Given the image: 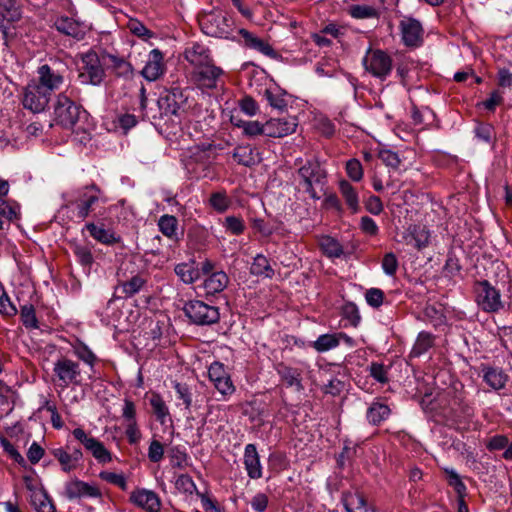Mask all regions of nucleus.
Wrapping results in <instances>:
<instances>
[{
  "label": "nucleus",
  "mask_w": 512,
  "mask_h": 512,
  "mask_svg": "<svg viewBox=\"0 0 512 512\" xmlns=\"http://www.w3.org/2000/svg\"><path fill=\"white\" fill-rule=\"evenodd\" d=\"M65 207H74L75 215L84 220L98 203H105L101 191L96 186H86L64 195Z\"/></svg>",
  "instance_id": "nucleus-1"
},
{
  "label": "nucleus",
  "mask_w": 512,
  "mask_h": 512,
  "mask_svg": "<svg viewBox=\"0 0 512 512\" xmlns=\"http://www.w3.org/2000/svg\"><path fill=\"white\" fill-rule=\"evenodd\" d=\"M86 117V111L65 93H60L54 105V118L57 124L65 129H71L78 133L77 124Z\"/></svg>",
  "instance_id": "nucleus-2"
},
{
  "label": "nucleus",
  "mask_w": 512,
  "mask_h": 512,
  "mask_svg": "<svg viewBox=\"0 0 512 512\" xmlns=\"http://www.w3.org/2000/svg\"><path fill=\"white\" fill-rule=\"evenodd\" d=\"M200 25L208 36L237 40L234 34V21L226 14L210 13L201 19Z\"/></svg>",
  "instance_id": "nucleus-3"
},
{
  "label": "nucleus",
  "mask_w": 512,
  "mask_h": 512,
  "mask_svg": "<svg viewBox=\"0 0 512 512\" xmlns=\"http://www.w3.org/2000/svg\"><path fill=\"white\" fill-rule=\"evenodd\" d=\"M326 175L317 161H307L298 170L300 188L313 199H319L316 186L322 185Z\"/></svg>",
  "instance_id": "nucleus-4"
},
{
  "label": "nucleus",
  "mask_w": 512,
  "mask_h": 512,
  "mask_svg": "<svg viewBox=\"0 0 512 512\" xmlns=\"http://www.w3.org/2000/svg\"><path fill=\"white\" fill-rule=\"evenodd\" d=\"M185 315L191 322L197 325H211L218 322L219 310L216 306L209 305L200 300H190L183 307Z\"/></svg>",
  "instance_id": "nucleus-5"
},
{
  "label": "nucleus",
  "mask_w": 512,
  "mask_h": 512,
  "mask_svg": "<svg viewBox=\"0 0 512 512\" xmlns=\"http://www.w3.org/2000/svg\"><path fill=\"white\" fill-rule=\"evenodd\" d=\"M82 66L79 78L83 84L99 85L104 78V69L98 55L89 51L81 57Z\"/></svg>",
  "instance_id": "nucleus-6"
},
{
  "label": "nucleus",
  "mask_w": 512,
  "mask_h": 512,
  "mask_svg": "<svg viewBox=\"0 0 512 512\" xmlns=\"http://www.w3.org/2000/svg\"><path fill=\"white\" fill-rule=\"evenodd\" d=\"M50 98L51 96L32 80L23 89L22 105L33 113H40L48 106Z\"/></svg>",
  "instance_id": "nucleus-7"
},
{
  "label": "nucleus",
  "mask_w": 512,
  "mask_h": 512,
  "mask_svg": "<svg viewBox=\"0 0 512 512\" xmlns=\"http://www.w3.org/2000/svg\"><path fill=\"white\" fill-rule=\"evenodd\" d=\"M363 65L368 72L380 79H385L392 70V60L382 50L369 49L363 58Z\"/></svg>",
  "instance_id": "nucleus-8"
},
{
  "label": "nucleus",
  "mask_w": 512,
  "mask_h": 512,
  "mask_svg": "<svg viewBox=\"0 0 512 512\" xmlns=\"http://www.w3.org/2000/svg\"><path fill=\"white\" fill-rule=\"evenodd\" d=\"M72 435L85 449L92 454L100 464H107L112 461V453L97 438L86 433L82 428H75Z\"/></svg>",
  "instance_id": "nucleus-9"
},
{
  "label": "nucleus",
  "mask_w": 512,
  "mask_h": 512,
  "mask_svg": "<svg viewBox=\"0 0 512 512\" xmlns=\"http://www.w3.org/2000/svg\"><path fill=\"white\" fill-rule=\"evenodd\" d=\"M53 372L58 386L67 388L80 383L81 370L79 364L68 358H60L54 363Z\"/></svg>",
  "instance_id": "nucleus-10"
},
{
  "label": "nucleus",
  "mask_w": 512,
  "mask_h": 512,
  "mask_svg": "<svg viewBox=\"0 0 512 512\" xmlns=\"http://www.w3.org/2000/svg\"><path fill=\"white\" fill-rule=\"evenodd\" d=\"M477 304L486 312H496L502 308L499 291L488 281L479 282L475 288Z\"/></svg>",
  "instance_id": "nucleus-11"
},
{
  "label": "nucleus",
  "mask_w": 512,
  "mask_h": 512,
  "mask_svg": "<svg viewBox=\"0 0 512 512\" xmlns=\"http://www.w3.org/2000/svg\"><path fill=\"white\" fill-rule=\"evenodd\" d=\"M129 502L145 512H160L162 507L159 495L143 487H137L130 493Z\"/></svg>",
  "instance_id": "nucleus-12"
},
{
  "label": "nucleus",
  "mask_w": 512,
  "mask_h": 512,
  "mask_svg": "<svg viewBox=\"0 0 512 512\" xmlns=\"http://www.w3.org/2000/svg\"><path fill=\"white\" fill-rule=\"evenodd\" d=\"M208 377L223 397L226 398L235 392L231 377L222 363L213 362L208 368Z\"/></svg>",
  "instance_id": "nucleus-13"
},
{
  "label": "nucleus",
  "mask_w": 512,
  "mask_h": 512,
  "mask_svg": "<svg viewBox=\"0 0 512 512\" xmlns=\"http://www.w3.org/2000/svg\"><path fill=\"white\" fill-rule=\"evenodd\" d=\"M221 68L214 65L213 60L208 64L191 72V80L199 88L213 89L216 88L218 79L222 75Z\"/></svg>",
  "instance_id": "nucleus-14"
},
{
  "label": "nucleus",
  "mask_w": 512,
  "mask_h": 512,
  "mask_svg": "<svg viewBox=\"0 0 512 512\" xmlns=\"http://www.w3.org/2000/svg\"><path fill=\"white\" fill-rule=\"evenodd\" d=\"M429 231L420 225H410L399 234V243L422 250L429 243Z\"/></svg>",
  "instance_id": "nucleus-15"
},
{
  "label": "nucleus",
  "mask_w": 512,
  "mask_h": 512,
  "mask_svg": "<svg viewBox=\"0 0 512 512\" xmlns=\"http://www.w3.org/2000/svg\"><path fill=\"white\" fill-rule=\"evenodd\" d=\"M298 126L295 117L272 118L264 124V135L272 138H281L296 131Z\"/></svg>",
  "instance_id": "nucleus-16"
},
{
  "label": "nucleus",
  "mask_w": 512,
  "mask_h": 512,
  "mask_svg": "<svg viewBox=\"0 0 512 512\" xmlns=\"http://www.w3.org/2000/svg\"><path fill=\"white\" fill-rule=\"evenodd\" d=\"M35 81L39 87L51 96L55 90H58L62 86L64 77L60 72L44 64L38 68L37 80Z\"/></svg>",
  "instance_id": "nucleus-17"
},
{
  "label": "nucleus",
  "mask_w": 512,
  "mask_h": 512,
  "mask_svg": "<svg viewBox=\"0 0 512 512\" xmlns=\"http://www.w3.org/2000/svg\"><path fill=\"white\" fill-rule=\"evenodd\" d=\"M166 71L164 55L159 49H153L147 56L146 63L141 71V75L148 81H156Z\"/></svg>",
  "instance_id": "nucleus-18"
},
{
  "label": "nucleus",
  "mask_w": 512,
  "mask_h": 512,
  "mask_svg": "<svg viewBox=\"0 0 512 512\" xmlns=\"http://www.w3.org/2000/svg\"><path fill=\"white\" fill-rule=\"evenodd\" d=\"M402 40L407 46H418L422 42V26L419 21L405 18L400 23Z\"/></svg>",
  "instance_id": "nucleus-19"
},
{
  "label": "nucleus",
  "mask_w": 512,
  "mask_h": 512,
  "mask_svg": "<svg viewBox=\"0 0 512 512\" xmlns=\"http://www.w3.org/2000/svg\"><path fill=\"white\" fill-rule=\"evenodd\" d=\"M85 228L90 236L101 244L113 245L121 240V237L113 229L106 228L102 223L89 222Z\"/></svg>",
  "instance_id": "nucleus-20"
},
{
  "label": "nucleus",
  "mask_w": 512,
  "mask_h": 512,
  "mask_svg": "<svg viewBox=\"0 0 512 512\" xmlns=\"http://www.w3.org/2000/svg\"><path fill=\"white\" fill-rule=\"evenodd\" d=\"M184 58L193 67V70H196L213 60L210 50L206 46L198 43H194L185 49Z\"/></svg>",
  "instance_id": "nucleus-21"
},
{
  "label": "nucleus",
  "mask_w": 512,
  "mask_h": 512,
  "mask_svg": "<svg viewBox=\"0 0 512 512\" xmlns=\"http://www.w3.org/2000/svg\"><path fill=\"white\" fill-rule=\"evenodd\" d=\"M481 376L486 385L493 390L503 389L509 379L502 368L489 365H481Z\"/></svg>",
  "instance_id": "nucleus-22"
},
{
  "label": "nucleus",
  "mask_w": 512,
  "mask_h": 512,
  "mask_svg": "<svg viewBox=\"0 0 512 512\" xmlns=\"http://www.w3.org/2000/svg\"><path fill=\"white\" fill-rule=\"evenodd\" d=\"M66 493L70 499L82 497H101V491L96 485L81 480H74L68 483L66 486Z\"/></svg>",
  "instance_id": "nucleus-23"
},
{
  "label": "nucleus",
  "mask_w": 512,
  "mask_h": 512,
  "mask_svg": "<svg viewBox=\"0 0 512 512\" xmlns=\"http://www.w3.org/2000/svg\"><path fill=\"white\" fill-rule=\"evenodd\" d=\"M243 462L247 475L251 479H259L262 477V465L254 444H247L245 446Z\"/></svg>",
  "instance_id": "nucleus-24"
},
{
  "label": "nucleus",
  "mask_w": 512,
  "mask_h": 512,
  "mask_svg": "<svg viewBox=\"0 0 512 512\" xmlns=\"http://www.w3.org/2000/svg\"><path fill=\"white\" fill-rule=\"evenodd\" d=\"M275 370L279 375L281 381L287 387H293L296 391L303 390L302 385V372L298 368L288 366L284 363H278Z\"/></svg>",
  "instance_id": "nucleus-25"
},
{
  "label": "nucleus",
  "mask_w": 512,
  "mask_h": 512,
  "mask_svg": "<svg viewBox=\"0 0 512 512\" xmlns=\"http://www.w3.org/2000/svg\"><path fill=\"white\" fill-rule=\"evenodd\" d=\"M216 158V148L212 144L197 145L190 149V159L205 170Z\"/></svg>",
  "instance_id": "nucleus-26"
},
{
  "label": "nucleus",
  "mask_w": 512,
  "mask_h": 512,
  "mask_svg": "<svg viewBox=\"0 0 512 512\" xmlns=\"http://www.w3.org/2000/svg\"><path fill=\"white\" fill-rule=\"evenodd\" d=\"M52 454L58 460L62 470L65 472L74 470L83 458V453L80 449H74L69 453L63 448H56L52 451Z\"/></svg>",
  "instance_id": "nucleus-27"
},
{
  "label": "nucleus",
  "mask_w": 512,
  "mask_h": 512,
  "mask_svg": "<svg viewBox=\"0 0 512 512\" xmlns=\"http://www.w3.org/2000/svg\"><path fill=\"white\" fill-rule=\"evenodd\" d=\"M237 34L242 37L245 46L257 50L266 56L276 57V52L266 41L256 37L246 29H239Z\"/></svg>",
  "instance_id": "nucleus-28"
},
{
  "label": "nucleus",
  "mask_w": 512,
  "mask_h": 512,
  "mask_svg": "<svg viewBox=\"0 0 512 512\" xmlns=\"http://www.w3.org/2000/svg\"><path fill=\"white\" fill-rule=\"evenodd\" d=\"M342 502L347 512H375V509L368 505L364 496L358 492L343 494Z\"/></svg>",
  "instance_id": "nucleus-29"
},
{
  "label": "nucleus",
  "mask_w": 512,
  "mask_h": 512,
  "mask_svg": "<svg viewBox=\"0 0 512 512\" xmlns=\"http://www.w3.org/2000/svg\"><path fill=\"white\" fill-rule=\"evenodd\" d=\"M229 278L223 271L210 273L203 282V288L206 294L215 295L222 292L228 285Z\"/></svg>",
  "instance_id": "nucleus-30"
},
{
  "label": "nucleus",
  "mask_w": 512,
  "mask_h": 512,
  "mask_svg": "<svg viewBox=\"0 0 512 512\" xmlns=\"http://www.w3.org/2000/svg\"><path fill=\"white\" fill-rule=\"evenodd\" d=\"M161 101L166 104L167 112L177 114L179 109L186 103L187 96L184 95V91L181 88L175 87L172 88Z\"/></svg>",
  "instance_id": "nucleus-31"
},
{
  "label": "nucleus",
  "mask_w": 512,
  "mask_h": 512,
  "mask_svg": "<svg viewBox=\"0 0 512 512\" xmlns=\"http://www.w3.org/2000/svg\"><path fill=\"white\" fill-rule=\"evenodd\" d=\"M149 403L157 421L161 425H166L168 422H171L169 408L159 393H152Z\"/></svg>",
  "instance_id": "nucleus-32"
},
{
  "label": "nucleus",
  "mask_w": 512,
  "mask_h": 512,
  "mask_svg": "<svg viewBox=\"0 0 512 512\" xmlns=\"http://www.w3.org/2000/svg\"><path fill=\"white\" fill-rule=\"evenodd\" d=\"M264 97L272 108L279 111L285 110L289 104L287 93L276 86L267 88Z\"/></svg>",
  "instance_id": "nucleus-33"
},
{
  "label": "nucleus",
  "mask_w": 512,
  "mask_h": 512,
  "mask_svg": "<svg viewBox=\"0 0 512 512\" xmlns=\"http://www.w3.org/2000/svg\"><path fill=\"white\" fill-rule=\"evenodd\" d=\"M55 25L59 32L78 40L82 39L85 35L84 27L71 18L61 17L57 19Z\"/></svg>",
  "instance_id": "nucleus-34"
},
{
  "label": "nucleus",
  "mask_w": 512,
  "mask_h": 512,
  "mask_svg": "<svg viewBox=\"0 0 512 512\" xmlns=\"http://www.w3.org/2000/svg\"><path fill=\"white\" fill-rule=\"evenodd\" d=\"M498 89L508 107H512V73L503 68L498 71Z\"/></svg>",
  "instance_id": "nucleus-35"
},
{
  "label": "nucleus",
  "mask_w": 512,
  "mask_h": 512,
  "mask_svg": "<svg viewBox=\"0 0 512 512\" xmlns=\"http://www.w3.org/2000/svg\"><path fill=\"white\" fill-rule=\"evenodd\" d=\"M233 158L244 166L254 165L259 161L257 153L249 145H240L234 149Z\"/></svg>",
  "instance_id": "nucleus-36"
},
{
  "label": "nucleus",
  "mask_w": 512,
  "mask_h": 512,
  "mask_svg": "<svg viewBox=\"0 0 512 512\" xmlns=\"http://www.w3.org/2000/svg\"><path fill=\"white\" fill-rule=\"evenodd\" d=\"M31 505L37 512H55V507L45 490L30 494Z\"/></svg>",
  "instance_id": "nucleus-37"
},
{
  "label": "nucleus",
  "mask_w": 512,
  "mask_h": 512,
  "mask_svg": "<svg viewBox=\"0 0 512 512\" xmlns=\"http://www.w3.org/2000/svg\"><path fill=\"white\" fill-rule=\"evenodd\" d=\"M174 271L185 284H192L200 277V271L194 263H180L175 266Z\"/></svg>",
  "instance_id": "nucleus-38"
},
{
  "label": "nucleus",
  "mask_w": 512,
  "mask_h": 512,
  "mask_svg": "<svg viewBox=\"0 0 512 512\" xmlns=\"http://www.w3.org/2000/svg\"><path fill=\"white\" fill-rule=\"evenodd\" d=\"M434 344V336L426 331L418 334L416 341L412 347L410 355L412 357H419L426 353Z\"/></svg>",
  "instance_id": "nucleus-39"
},
{
  "label": "nucleus",
  "mask_w": 512,
  "mask_h": 512,
  "mask_svg": "<svg viewBox=\"0 0 512 512\" xmlns=\"http://www.w3.org/2000/svg\"><path fill=\"white\" fill-rule=\"evenodd\" d=\"M340 192L346 201V204L353 213L359 210V198L354 187L347 181L343 180L339 184Z\"/></svg>",
  "instance_id": "nucleus-40"
},
{
  "label": "nucleus",
  "mask_w": 512,
  "mask_h": 512,
  "mask_svg": "<svg viewBox=\"0 0 512 512\" xmlns=\"http://www.w3.org/2000/svg\"><path fill=\"white\" fill-rule=\"evenodd\" d=\"M19 205L15 201L0 199V230L4 229L3 218L13 221L18 219Z\"/></svg>",
  "instance_id": "nucleus-41"
},
{
  "label": "nucleus",
  "mask_w": 512,
  "mask_h": 512,
  "mask_svg": "<svg viewBox=\"0 0 512 512\" xmlns=\"http://www.w3.org/2000/svg\"><path fill=\"white\" fill-rule=\"evenodd\" d=\"M319 245L323 253L330 258H338L343 254L341 244L330 236H322L319 240Z\"/></svg>",
  "instance_id": "nucleus-42"
},
{
  "label": "nucleus",
  "mask_w": 512,
  "mask_h": 512,
  "mask_svg": "<svg viewBox=\"0 0 512 512\" xmlns=\"http://www.w3.org/2000/svg\"><path fill=\"white\" fill-rule=\"evenodd\" d=\"M390 414V409L386 404L373 403L367 411V419L370 423L376 425L385 420Z\"/></svg>",
  "instance_id": "nucleus-43"
},
{
  "label": "nucleus",
  "mask_w": 512,
  "mask_h": 512,
  "mask_svg": "<svg viewBox=\"0 0 512 512\" xmlns=\"http://www.w3.org/2000/svg\"><path fill=\"white\" fill-rule=\"evenodd\" d=\"M105 60V64L111 67L118 76H128L132 72L130 63L123 58L108 54Z\"/></svg>",
  "instance_id": "nucleus-44"
},
{
  "label": "nucleus",
  "mask_w": 512,
  "mask_h": 512,
  "mask_svg": "<svg viewBox=\"0 0 512 512\" xmlns=\"http://www.w3.org/2000/svg\"><path fill=\"white\" fill-rule=\"evenodd\" d=\"M312 347L319 353H324L338 347L337 333L320 335L312 343Z\"/></svg>",
  "instance_id": "nucleus-45"
},
{
  "label": "nucleus",
  "mask_w": 512,
  "mask_h": 512,
  "mask_svg": "<svg viewBox=\"0 0 512 512\" xmlns=\"http://www.w3.org/2000/svg\"><path fill=\"white\" fill-rule=\"evenodd\" d=\"M251 273L257 276L272 277L274 271L265 256L257 255L251 265Z\"/></svg>",
  "instance_id": "nucleus-46"
},
{
  "label": "nucleus",
  "mask_w": 512,
  "mask_h": 512,
  "mask_svg": "<svg viewBox=\"0 0 512 512\" xmlns=\"http://www.w3.org/2000/svg\"><path fill=\"white\" fill-rule=\"evenodd\" d=\"M177 224L176 217L168 214L162 215L158 220L159 230L168 238L176 236Z\"/></svg>",
  "instance_id": "nucleus-47"
},
{
  "label": "nucleus",
  "mask_w": 512,
  "mask_h": 512,
  "mask_svg": "<svg viewBox=\"0 0 512 512\" xmlns=\"http://www.w3.org/2000/svg\"><path fill=\"white\" fill-rule=\"evenodd\" d=\"M349 14L355 19H369L378 15L377 9L367 4H356L349 7Z\"/></svg>",
  "instance_id": "nucleus-48"
},
{
  "label": "nucleus",
  "mask_w": 512,
  "mask_h": 512,
  "mask_svg": "<svg viewBox=\"0 0 512 512\" xmlns=\"http://www.w3.org/2000/svg\"><path fill=\"white\" fill-rule=\"evenodd\" d=\"M145 284V280L140 276H133L131 279L124 281L120 284L119 289L126 297H131L138 293L143 285Z\"/></svg>",
  "instance_id": "nucleus-49"
},
{
  "label": "nucleus",
  "mask_w": 512,
  "mask_h": 512,
  "mask_svg": "<svg viewBox=\"0 0 512 512\" xmlns=\"http://www.w3.org/2000/svg\"><path fill=\"white\" fill-rule=\"evenodd\" d=\"M99 477L103 481L119 487L122 491H126L128 489L127 478L123 473L101 471L99 473Z\"/></svg>",
  "instance_id": "nucleus-50"
},
{
  "label": "nucleus",
  "mask_w": 512,
  "mask_h": 512,
  "mask_svg": "<svg viewBox=\"0 0 512 512\" xmlns=\"http://www.w3.org/2000/svg\"><path fill=\"white\" fill-rule=\"evenodd\" d=\"M128 30L142 40H148L154 36V33L149 30L142 22L137 19L130 18L127 22Z\"/></svg>",
  "instance_id": "nucleus-51"
},
{
  "label": "nucleus",
  "mask_w": 512,
  "mask_h": 512,
  "mask_svg": "<svg viewBox=\"0 0 512 512\" xmlns=\"http://www.w3.org/2000/svg\"><path fill=\"white\" fill-rule=\"evenodd\" d=\"M209 204L217 212L223 213L230 207L231 201L225 192L219 191L211 194Z\"/></svg>",
  "instance_id": "nucleus-52"
},
{
  "label": "nucleus",
  "mask_w": 512,
  "mask_h": 512,
  "mask_svg": "<svg viewBox=\"0 0 512 512\" xmlns=\"http://www.w3.org/2000/svg\"><path fill=\"white\" fill-rule=\"evenodd\" d=\"M223 227L233 235H240L245 230V223L241 217L227 216L223 221Z\"/></svg>",
  "instance_id": "nucleus-53"
},
{
  "label": "nucleus",
  "mask_w": 512,
  "mask_h": 512,
  "mask_svg": "<svg viewBox=\"0 0 512 512\" xmlns=\"http://www.w3.org/2000/svg\"><path fill=\"white\" fill-rule=\"evenodd\" d=\"M20 316L23 325L29 329L38 328V320L36 318L35 309L32 305H24L21 308Z\"/></svg>",
  "instance_id": "nucleus-54"
},
{
  "label": "nucleus",
  "mask_w": 512,
  "mask_h": 512,
  "mask_svg": "<svg viewBox=\"0 0 512 512\" xmlns=\"http://www.w3.org/2000/svg\"><path fill=\"white\" fill-rule=\"evenodd\" d=\"M444 471L447 475L449 485L455 489L459 497H463L466 492V486L462 482L459 474L452 468H445Z\"/></svg>",
  "instance_id": "nucleus-55"
},
{
  "label": "nucleus",
  "mask_w": 512,
  "mask_h": 512,
  "mask_svg": "<svg viewBox=\"0 0 512 512\" xmlns=\"http://www.w3.org/2000/svg\"><path fill=\"white\" fill-rule=\"evenodd\" d=\"M343 317L348 320L349 324L357 327L360 323L361 316L357 306L353 303H347L343 307Z\"/></svg>",
  "instance_id": "nucleus-56"
},
{
  "label": "nucleus",
  "mask_w": 512,
  "mask_h": 512,
  "mask_svg": "<svg viewBox=\"0 0 512 512\" xmlns=\"http://www.w3.org/2000/svg\"><path fill=\"white\" fill-rule=\"evenodd\" d=\"M0 445L12 460H14L16 463L20 465L25 464V459L23 458V456L18 452L14 445L10 443L6 438L0 437Z\"/></svg>",
  "instance_id": "nucleus-57"
},
{
  "label": "nucleus",
  "mask_w": 512,
  "mask_h": 512,
  "mask_svg": "<svg viewBox=\"0 0 512 512\" xmlns=\"http://www.w3.org/2000/svg\"><path fill=\"white\" fill-rule=\"evenodd\" d=\"M125 427V435L130 444H137L142 438L141 431L138 427L137 421L123 423Z\"/></svg>",
  "instance_id": "nucleus-58"
},
{
  "label": "nucleus",
  "mask_w": 512,
  "mask_h": 512,
  "mask_svg": "<svg viewBox=\"0 0 512 512\" xmlns=\"http://www.w3.org/2000/svg\"><path fill=\"white\" fill-rule=\"evenodd\" d=\"M237 126L242 127L244 133L249 136L264 135V124L258 121H242L237 123Z\"/></svg>",
  "instance_id": "nucleus-59"
},
{
  "label": "nucleus",
  "mask_w": 512,
  "mask_h": 512,
  "mask_svg": "<svg viewBox=\"0 0 512 512\" xmlns=\"http://www.w3.org/2000/svg\"><path fill=\"white\" fill-rule=\"evenodd\" d=\"M17 312L16 306L11 302L7 293L3 291L0 295V314L12 317L15 316Z\"/></svg>",
  "instance_id": "nucleus-60"
},
{
  "label": "nucleus",
  "mask_w": 512,
  "mask_h": 512,
  "mask_svg": "<svg viewBox=\"0 0 512 512\" xmlns=\"http://www.w3.org/2000/svg\"><path fill=\"white\" fill-rule=\"evenodd\" d=\"M346 172L353 181H360L363 177V169L360 161L350 159L346 164Z\"/></svg>",
  "instance_id": "nucleus-61"
},
{
  "label": "nucleus",
  "mask_w": 512,
  "mask_h": 512,
  "mask_svg": "<svg viewBox=\"0 0 512 512\" xmlns=\"http://www.w3.org/2000/svg\"><path fill=\"white\" fill-rule=\"evenodd\" d=\"M367 303L373 308H379L383 304L384 293L378 288H371L365 294Z\"/></svg>",
  "instance_id": "nucleus-62"
},
{
  "label": "nucleus",
  "mask_w": 512,
  "mask_h": 512,
  "mask_svg": "<svg viewBox=\"0 0 512 512\" xmlns=\"http://www.w3.org/2000/svg\"><path fill=\"white\" fill-rule=\"evenodd\" d=\"M369 372L370 375L379 383L384 384L388 381L387 368L381 363H371L369 366Z\"/></svg>",
  "instance_id": "nucleus-63"
},
{
  "label": "nucleus",
  "mask_w": 512,
  "mask_h": 512,
  "mask_svg": "<svg viewBox=\"0 0 512 512\" xmlns=\"http://www.w3.org/2000/svg\"><path fill=\"white\" fill-rule=\"evenodd\" d=\"M382 269L386 275L393 276L398 269V261L392 252L384 255L382 260Z\"/></svg>",
  "instance_id": "nucleus-64"
}]
</instances>
